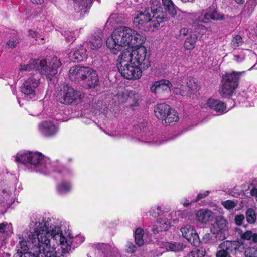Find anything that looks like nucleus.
<instances>
[{
	"label": "nucleus",
	"instance_id": "obj_1",
	"mask_svg": "<svg viewBox=\"0 0 257 257\" xmlns=\"http://www.w3.org/2000/svg\"><path fill=\"white\" fill-rule=\"evenodd\" d=\"M53 219L33 215L30 229L18 235V247L21 250L33 252V257H60L56 246H60L64 253L70 250L72 238L64 235Z\"/></svg>",
	"mask_w": 257,
	"mask_h": 257
},
{
	"label": "nucleus",
	"instance_id": "obj_2",
	"mask_svg": "<svg viewBox=\"0 0 257 257\" xmlns=\"http://www.w3.org/2000/svg\"><path fill=\"white\" fill-rule=\"evenodd\" d=\"M146 38L132 28L119 26L113 31L106 40V44L112 53L115 54L122 47H134L143 45Z\"/></svg>",
	"mask_w": 257,
	"mask_h": 257
},
{
	"label": "nucleus",
	"instance_id": "obj_3",
	"mask_svg": "<svg viewBox=\"0 0 257 257\" xmlns=\"http://www.w3.org/2000/svg\"><path fill=\"white\" fill-rule=\"evenodd\" d=\"M167 15L156 1L151 3L150 8L143 12H139L134 17L133 24L138 29L144 31H153L160 24L167 21Z\"/></svg>",
	"mask_w": 257,
	"mask_h": 257
},
{
	"label": "nucleus",
	"instance_id": "obj_4",
	"mask_svg": "<svg viewBox=\"0 0 257 257\" xmlns=\"http://www.w3.org/2000/svg\"><path fill=\"white\" fill-rule=\"evenodd\" d=\"M16 161L21 163L28 168L46 174L51 170L50 159L38 152L29 151L17 153Z\"/></svg>",
	"mask_w": 257,
	"mask_h": 257
},
{
	"label": "nucleus",
	"instance_id": "obj_5",
	"mask_svg": "<svg viewBox=\"0 0 257 257\" xmlns=\"http://www.w3.org/2000/svg\"><path fill=\"white\" fill-rule=\"evenodd\" d=\"M47 60L49 61V67L47 65V60L45 59H31L26 64L21 63L19 68V72L22 74L21 75L19 74V75L22 77L23 75V72L30 71L36 69L41 74L46 75L47 78L51 80L52 77L57 73V69L62 64L60 59L56 57H53L50 60L49 59Z\"/></svg>",
	"mask_w": 257,
	"mask_h": 257
},
{
	"label": "nucleus",
	"instance_id": "obj_6",
	"mask_svg": "<svg viewBox=\"0 0 257 257\" xmlns=\"http://www.w3.org/2000/svg\"><path fill=\"white\" fill-rule=\"evenodd\" d=\"M69 75L72 80L83 81L84 86L88 88H95L99 84L96 71L89 67L80 65L72 67L69 70Z\"/></svg>",
	"mask_w": 257,
	"mask_h": 257
},
{
	"label": "nucleus",
	"instance_id": "obj_7",
	"mask_svg": "<svg viewBox=\"0 0 257 257\" xmlns=\"http://www.w3.org/2000/svg\"><path fill=\"white\" fill-rule=\"evenodd\" d=\"M117 61L118 69L124 78L128 80H135L141 77L142 72L140 67L131 61L128 53L124 55L121 53Z\"/></svg>",
	"mask_w": 257,
	"mask_h": 257
},
{
	"label": "nucleus",
	"instance_id": "obj_8",
	"mask_svg": "<svg viewBox=\"0 0 257 257\" xmlns=\"http://www.w3.org/2000/svg\"><path fill=\"white\" fill-rule=\"evenodd\" d=\"M187 89V86L182 84L181 82L172 84L170 81L167 79L155 81L152 83L150 87L151 91L155 93L170 91L172 90L174 93L182 96L186 95Z\"/></svg>",
	"mask_w": 257,
	"mask_h": 257
},
{
	"label": "nucleus",
	"instance_id": "obj_9",
	"mask_svg": "<svg viewBox=\"0 0 257 257\" xmlns=\"http://www.w3.org/2000/svg\"><path fill=\"white\" fill-rule=\"evenodd\" d=\"M225 18V16L224 15L218 12L214 6H211L203 10L201 12H198L195 17V20L193 21V24L194 26L199 27L202 29L205 26L200 23L207 24L211 20H223Z\"/></svg>",
	"mask_w": 257,
	"mask_h": 257
},
{
	"label": "nucleus",
	"instance_id": "obj_10",
	"mask_svg": "<svg viewBox=\"0 0 257 257\" xmlns=\"http://www.w3.org/2000/svg\"><path fill=\"white\" fill-rule=\"evenodd\" d=\"M241 74L240 72H233L222 76V85L219 91L222 97L228 98L233 93L238 86V80Z\"/></svg>",
	"mask_w": 257,
	"mask_h": 257
},
{
	"label": "nucleus",
	"instance_id": "obj_11",
	"mask_svg": "<svg viewBox=\"0 0 257 257\" xmlns=\"http://www.w3.org/2000/svg\"><path fill=\"white\" fill-rule=\"evenodd\" d=\"M56 96L59 102L64 104H70L74 101L82 98L80 92L68 84H64L58 88Z\"/></svg>",
	"mask_w": 257,
	"mask_h": 257
},
{
	"label": "nucleus",
	"instance_id": "obj_12",
	"mask_svg": "<svg viewBox=\"0 0 257 257\" xmlns=\"http://www.w3.org/2000/svg\"><path fill=\"white\" fill-rule=\"evenodd\" d=\"M139 46L134 50H125L121 54L124 55L128 53L132 62L141 66L143 69H147L150 66V63L149 56L147 55V49L142 45Z\"/></svg>",
	"mask_w": 257,
	"mask_h": 257
},
{
	"label": "nucleus",
	"instance_id": "obj_13",
	"mask_svg": "<svg viewBox=\"0 0 257 257\" xmlns=\"http://www.w3.org/2000/svg\"><path fill=\"white\" fill-rule=\"evenodd\" d=\"M40 84V79L36 75L28 77L21 87V91L26 99H32L36 95V90Z\"/></svg>",
	"mask_w": 257,
	"mask_h": 257
},
{
	"label": "nucleus",
	"instance_id": "obj_14",
	"mask_svg": "<svg viewBox=\"0 0 257 257\" xmlns=\"http://www.w3.org/2000/svg\"><path fill=\"white\" fill-rule=\"evenodd\" d=\"M180 231L183 237L191 244L195 245L200 242L199 235L193 226L184 225L181 227Z\"/></svg>",
	"mask_w": 257,
	"mask_h": 257
},
{
	"label": "nucleus",
	"instance_id": "obj_15",
	"mask_svg": "<svg viewBox=\"0 0 257 257\" xmlns=\"http://www.w3.org/2000/svg\"><path fill=\"white\" fill-rule=\"evenodd\" d=\"M172 213L164 217L157 219L156 224L153 226L152 231L153 232L157 233L160 231L168 230L170 228L172 221H175V219H172Z\"/></svg>",
	"mask_w": 257,
	"mask_h": 257
},
{
	"label": "nucleus",
	"instance_id": "obj_16",
	"mask_svg": "<svg viewBox=\"0 0 257 257\" xmlns=\"http://www.w3.org/2000/svg\"><path fill=\"white\" fill-rule=\"evenodd\" d=\"M40 133L45 137H52L58 132V127L50 121H45L38 125Z\"/></svg>",
	"mask_w": 257,
	"mask_h": 257
},
{
	"label": "nucleus",
	"instance_id": "obj_17",
	"mask_svg": "<svg viewBox=\"0 0 257 257\" xmlns=\"http://www.w3.org/2000/svg\"><path fill=\"white\" fill-rule=\"evenodd\" d=\"M236 242L229 241H225L220 243L216 253V257H229V252L233 248L236 249Z\"/></svg>",
	"mask_w": 257,
	"mask_h": 257
},
{
	"label": "nucleus",
	"instance_id": "obj_18",
	"mask_svg": "<svg viewBox=\"0 0 257 257\" xmlns=\"http://www.w3.org/2000/svg\"><path fill=\"white\" fill-rule=\"evenodd\" d=\"M214 218V213L209 209H201L195 214V220L201 224H206Z\"/></svg>",
	"mask_w": 257,
	"mask_h": 257
},
{
	"label": "nucleus",
	"instance_id": "obj_19",
	"mask_svg": "<svg viewBox=\"0 0 257 257\" xmlns=\"http://www.w3.org/2000/svg\"><path fill=\"white\" fill-rule=\"evenodd\" d=\"M228 229L227 220L222 216H218L210 228L212 233L217 234L222 233Z\"/></svg>",
	"mask_w": 257,
	"mask_h": 257
},
{
	"label": "nucleus",
	"instance_id": "obj_20",
	"mask_svg": "<svg viewBox=\"0 0 257 257\" xmlns=\"http://www.w3.org/2000/svg\"><path fill=\"white\" fill-rule=\"evenodd\" d=\"M75 11L83 15L87 13L91 7L93 0H73Z\"/></svg>",
	"mask_w": 257,
	"mask_h": 257
},
{
	"label": "nucleus",
	"instance_id": "obj_21",
	"mask_svg": "<svg viewBox=\"0 0 257 257\" xmlns=\"http://www.w3.org/2000/svg\"><path fill=\"white\" fill-rule=\"evenodd\" d=\"M86 53V50L82 46L78 45L71 50L69 57L74 62H79L85 58Z\"/></svg>",
	"mask_w": 257,
	"mask_h": 257
},
{
	"label": "nucleus",
	"instance_id": "obj_22",
	"mask_svg": "<svg viewBox=\"0 0 257 257\" xmlns=\"http://www.w3.org/2000/svg\"><path fill=\"white\" fill-rule=\"evenodd\" d=\"M206 105L208 107L217 112L223 113L226 112V106L225 104L219 100L210 98L208 99Z\"/></svg>",
	"mask_w": 257,
	"mask_h": 257
},
{
	"label": "nucleus",
	"instance_id": "obj_23",
	"mask_svg": "<svg viewBox=\"0 0 257 257\" xmlns=\"http://www.w3.org/2000/svg\"><path fill=\"white\" fill-rule=\"evenodd\" d=\"M103 36L102 32L99 31L97 33L93 35L90 38L89 44L88 45L91 49L97 50L101 47Z\"/></svg>",
	"mask_w": 257,
	"mask_h": 257
},
{
	"label": "nucleus",
	"instance_id": "obj_24",
	"mask_svg": "<svg viewBox=\"0 0 257 257\" xmlns=\"http://www.w3.org/2000/svg\"><path fill=\"white\" fill-rule=\"evenodd\" d=\"M171 109L170 106L166 104H159L154 109L155 115L158 119L163 120L166 117Z\"/></svg>",
	"mask_w": 257,
	"mask_h": 257
},
{
	"label": "nucleus",
	"instance_id": "obj_25",
	"mask_svg": "<svg viewBox=\"0 0 257 257\" xmlns=\"http://www.w3.org/2000/svg\"><path fill=\"white\" fill-rule=\"evenodd\" d=\"M237 230L240 235L241 241H248L250 243H257V233H253L250 230H247L244 233L240 229Z\"/></svg>",
	"mask_w": 257,
	"mask_h": 257
},
{
	"label": "nucleus",
	"instance_id": "obj_26",
	"mask_svg": "<svg viewBox=\"0 0 257 257\" xmlns=\"http://www.w3.org/2000/svg\"><path fill=\"white\" fill-rule=\"evenodd\" d=\"M141 96L135 91H130L127 95V102L131 103L132 107L136 106L139 104Z\"/></svg>",
	"mask_w": 257,
	"mask_h": 257
},
{
	"label": "nucleus",
	"instance_id": "obj_27",
	"mask_svg": "<svg viewBox=\"0 0 257 257\" xmlns=\"http://www.w3.org/2000/svg\"><path fill=\"white\" fill-rule=\"evenodd\" d=\"M179 119V117L177 111L174 109H171L169 113H168L166 117L163 120L165 121L166 124H170L174 122H177Z\"/></svg>",
	"mask_w": 257,
	"mask_h": 257
},
{
	"label": "nucleus",
	"instance_id": "obj_28",
	"mask_svg": "<svg viewBox=\"0 0 257 257\" xmlns=\"http://www.w3.org/2000/svg\"><path fill=\"white\" fill-rule=\"evenodd\" d=\"M197 40V36L195 34H191L187 38L184 42V47L186 49H193L196 45Z\"/></svg>",
	"mask_w": 257,
	"mask_h": 257
},
{
	"label": "nucleus",
	"instance_id": "obj_29",
	"mask_svg": "<svg viewBox=\"0 0 257 257\" xmlns=\"http://www.w3.org/2000/svg\"><path fill=\"white\" fill-rule=\"evenodd\" d=\"M162 2L166 10L172 17L177 13V7L175 6L171 0H162Z\"/></svg>",
	"mask_w": 257,
	"mask_h": 257
},
{
	"label": "nucleus",
	"instance_id": "obj_30",
	"mask_svg": "<svg viewBox=\"0 0 257 257\" xmlns=\"http://www.w3.org/2000/svg\"><path fill=\"white\" fill-rule=\"evenodd\" d=\"M144 230L141 228H138L134 233L135 240L136 243L139 246L144 244V241L143 239Z\"/></svg>",
	"mask_w": 257,
	"mask_h": 257
},
{
	"label": "nucleus",
	"instance_id": "obj_31",
	"mask_svg": "<svg viewBox=\"0 0 257 257\" xmlns=\"http://www.w3.org/2000/svg\"><path fill=\"white\" fill-rule=\"evenodd\" d=\"M71 189V186L69 183L62 182L59 184L57 187V190L60 194H64L68 193Z\"/></svg>",
	"mask_w": 257,
	"mask_h": 257
},
{
	"label": "nucleus",
	"instance_id": "obj_32",
	"mask_svg": "<svg viewBox=\"0 0 257 257\" xmlns=\"http://www.w3.org/2000/svg\"><path fill=\"white\" fill-rule=\"evenodd\" d=\"M165 247L167 250L175 252L181 251L184 248L183 244L179 243H166Z\"/></svg>",
	"mask_w": 257,
	"mask_h": 257
},
{
	"label": "nucleus",
	"instance_id": "obj_33",
	"mask_svg": "<svg viewBox=\"0 0 257 257\" xmlns=\"http://www.w3.org/2000/svg\"><path fill=\"white\" fill-rule=\"evenodd\" d=\"M13 226L11 223H7L6 222L0 223V232L6 233L7 234H12Z\"/></svg>",
	"mask_w": 257,
	"mask_h": 257
},
{
	"label": "nucleus",
	"instance_id": "obj_34",
	"mask_svg": "<svg viewBox=\"0 0 257 257\" xmlns=\"http://www.w3.org/2000/svg\"><path fill=\"white\" fill-rule=\"evenodd\" d=\"M243 42L241 36L239 35H236L233 36L231 43V45L234 49H235L238 47L241 46Z\"/></svg>",
	"mask_w": 257,
	"mask_h": 257
},
{
	"label": "nucleus",
	"instance_id": "obj_35",
	"mask_svg": "<svg viewBox=\"0 0 257 257\" xmlns=\"http://www.w3.org/2000/svg\"><path fill=\"white\" fill-rule=\"evenodd\" d=\"M247 221L249 223H253L256 220L255 211L253 209L249 208L246 212Z\"/></svg>",
	"mask_w": 257,
	"mask_h": 257
},
{
	"label": "nucleus",
	"instance_id": "obj_36",
	"mask_svg": "<svg viewBox=\"0 0 257 257\" xmlns=\"http://www.w3.org/2000/svg\"><path fill=\"white\" fill-rule=\"evenodd\" d=\"M205 254V251L204 249H195L188 254V257H204Z\"/></svg>",
	"mask_w": 257,
	"mask_h": 257
},
{
	"label": "nucleus",
	"instance_id": "obj_37",
	"mask_svg": "<svg viewBox=\"0 0 257 257\" xmlns=\"http://www.w3.org/2000/svg\"><path fill=\"white\" fill-rule=\"evenodd\" d=\"M77 34L75 31H67L64 33V37L68 42H73L76 39Z\"/></svg>",
	"mask_w": 257,
	"mask_h": 257
},
{
	"label": "nucleus",
	"instance_id": "obj_38",
	"mask_svg": "<svg viewBox=\"0 0 257 257\" xmlns=\"http://www.w3.org/2000/svg\"><path fill=\"white\" fill-rule=\"evenodd\" d=\"M221 205L226 209L231 210L236 206V203L233 201L228 200L221 202Z\"/></svg>",
	"mask_w": 257,
	"mask_h": 257
},
{
	"label": "nucleus",
	"instance_id": "obj_39",
	"mask_svg": "<svg viewBox=\"0 0 257 257\" xmlns=\"http://www.w3.org/2000/svg\"><path fill=\"white\" fill-rule=\"evenodd\" d=\"M149 213L152 216L156 217L162 213L161 207L160 206H154L151 208Z\"/></svg>",
	"mask_w": 257,
	"mask_h": 257
},
{
	"label": "nucleus",
	"instance_id": "obj_40",
	"mask_svg": "<svg viewBox=\"0 0 257 257\" xmlns=\"http://www.w3.org/2000/svg\"><path fill=\"white\" fill-rule=\"evenodd\" d=\"M17 252L14 255V257H33V253L31 252H26L22 254L23 251L24 250H21V249L18 247V244L17 246Z\"/></svg>",
	"mask_w": 257,
	"mask_h": 257
},
{
	"label": "nucleus",
	"instance_id": "obj_41",
	"mask_svg": "<svg viewBox=\"0 0 257 257\" xmlns=\"http://www.w3.org/2000/svg\"><path fill=\"white\" fill-rule=\"evenodd\" d=\"M245 257H257V250L254 248L248 247L244 252Z\"/></svg>",
	"mask_w": 257,
	"mask_h": 257
},
{
	"label": "nucleus",
	"instance_id": "obj_42",
	"mask_svg": "<svg viewBox=\"0 0 257 257\" xmlns=\"http://www.w3.org/2000/svg\"><path fill=\"white\" fill-rule=\"evenodd\" d=\"M4 198L5 199V201L6 203L10 205L14 202V199L13 198L12 194V193H6L5 192L3 193Z\"/></svg>",
	"mask_w": 257,
	"mask_h": 257
},
{
	"label": "nucleus",
	"instance_id": "obj_43",
	"mask_svg": "<svg viewBox=\"0 0 257 257\" xmlns=\"http://www.w3.org/2000/svg\"><path fill=\"white\" fill-rule=\"evenodd\" d=\"M153 138L151 135V134H149L148 135H145L142 137V139L144 140L143 141L145 142L150 143L151 145L160 144V143H157L156 141H151V140Z\"/></svg>",
	"mask_w": 257,
	"mask_h": 257
},
{
	"label": "nucleus",
	"instance_id": "obj_44",
	"mask_svg": "<svg viewBox=\"0 0 257 257\" xmlns=\"http://www.w3.org/2000/svg\"><path fill=\"white\" fill-rule=\"evenodd\" d=\"M118 17V15L117 14H112L108 19V20L106 22V24L110 23V24H113V23H117L120 21L117 20Z\"/></svg>",
	"mask_w": 257,
	"mask_h": 257
},
{
	"label": "nucleus",
	"instance_id": "obj_45",
	"mask_svg": "<svg viewBox=\"0 0 257 257\" xmlns=\"http://www.w3.org/2000/svg\"><path fill=\"white\" fill-rule=\"evenodd\" d=\"M126 250L128 253H133L136 250V247L131 242H128L126 246Z\"/></svg>",
	"mask_w": 257,
	"mask_h": 257
},
{
	"label": "nucleus",
	"instance_id": "obj_46",
	"mask_svg": "<svg viewBox=\"0 0 257 257\" xmlns=\"http://www.w3.org/2000/svg\"><path fill=\"white\" fill-rule=\"evenodd\" d=\"M209 193H210L209 191H204L200 192L198 194L197 198L193 202H197V201L201 200V199L205 198V197H206L208 195Z\"/></svg>",
	"mask_w": 257,
	"mask_h": 257
},
{
	"label": "nucleus",
	"instance_id": "obj_47",
	"mask_svg": "<svg viewBox=\"0 0 257 257\" xmlns=\"http://www.w3.org/2000/svg\"><path fill=\"white\" fill-rule=\"evenodd\" d=\"M212 237L210 233H206L202 238V242L203 243H209L212 241Z\"/></svg>",
	"mask_w": 257,
	"mask_h": 257
},
{
	"label": "nucleus",
	"instance_id": "obj_48",
	"mask_svg": "<svg viewBox=\"0 0 257 257\" xmlns=\"http://www.w3.org/2000/svg\"><path fill=\"white\" fill-rule=\"evenodd\" d=\"M244 219V215L242 214L237 215L235 217V222L238 225H240L242 224V221Z\"/></svg>",
	"mask_w": 257,
	"mask_h": 257
},
{
	"label": "nucleus",
	"instance_id": "obj_49",
	"mask_svg": "<svg viewBox=\"0 0 257 257\" xmlns=\"http://www.w3.org/2000/svg\"><path fill=\"white\" fill-rule=\"evenodd\" d=\"M234 60L238 62H242L245 58L244 55L242 53H240L239 54H236L234 55Z\"/></svg>",
	"mask_w": 257,
	"mask_h": 257
},
{
	"label": "nucleus",
	"instance_id": "obj_50",
	"mask_svg": "<svg viewBox=\"0 0 257 257\" xmlns=\"http://www.w3.org/2000/svg\"><path fill=\"white\" fill-rule=\"evenodd\" d=\"M18 43V41H15L14 40H10L7 43V45L11 48L15 47L17 44Z\"/></svg>",
	"mask_w": 257,
	"mask_h": 257
},
{
	"label": "nucleus",
	"instance_id": "obj_51",
	"mask_svg": "<svg viewBox=\"0 0 257 257\" xmlns=\"http://www.w3.org/2000/svg\"><path fill=\"white\" fill-rule=\"evenodd\" d=\"M74 240L76 241L78 244H81L85 240V237L81 235L76 236Z\"/></svg>",
	"mask_w": 257,
	"mask_h": 257
},
{
	"label": "nucleus",
	"instance_id": "obj_52",
	"mask_svg": "<svg viewBox=\"0 0 257 257\" xmlns=\"http://www.w3.org/2000/svg\"><path fill=\"white\" fill-rule=\"evenodd\" d=\"M29 36L33 37V38H36L35 40L38 41V38H39L38 33L35 32L32 30L29 31Z\"/></svg>",
	"mask_w": 257,
	"mask_h": 257
},
{
	"label": "nucleus",
	"instance_id": "obj_53",
	"mask_svg": "<svg viewBox=\"0 0 257 257\" xmlns=\"http://www.w3.org/2000/svg\"><path fill=\"white\" fill-rule=\"evenodd\" d=\"M250 193L252 196L255 197L257 201V188L256 187H253L252 188L250 191Z\"/></svg>",
	"mask_w": 257,
	"mask_h": 257
},
{
	"label": "nucleus",
	"instance_id": "obj_54",
	"mask_svg": "<svg viewBox=\"0 0 257 257\" xmlns=\"http://www.w3.org/2000/svg\"><path fill=\"white\" fill-rule=\"evenodd\" d=\"M105 257H121L118 252L116 251L115 253H110V254H107Z\"/></svg>",
	"mask_w": 257,
	"mask_h": 257
},
{
	"label": "nucleus",
	"instance_id": "obj_55",
	"mask_svg": "<svg viewBox=\"0 0 257 257\" xmlns=\"http://www.w3.org/2000/svg\"><path fill=\"white\" fill-rule=\"evenodd\" d=\"M188 33V29L184 28L181 29L180 33L183 35H186Z\"/></svg>",
	"mask_w": 257,
	"mask_h": 257
},
{
	"label": "nucleus",
	"instance_id": "obj_56",
	"mask_svg": "<svg viewBox=\"0 0 257 257\" xmlns=\"http://www.w3.org/2000/svg\"><path fill=\"white\" fill-rule=\"evenodd\" d=\"M192 203L191 202H189L188 200L185 199L183 202H182V204L184 206L187 207L190 205Z\"/></svg>",
	"mask_w": 257,
	"mask_h": 257
},
{
	"label": "nucleus",
	"instance_id": "obj_57",
	"mask_svg": "<svg viewBox=\"0 0 257 257\" xmlns=\"http://www.w3.org/2000/svg\"><path fill=\"white\" fill-rule=\"evenodd\" d=\"M31 2L33 3H35L37 4H41L43 3H44V0H31Z\"/></svg>",
	"mask_w": 257,
	"mask_h": 257
},
{
	"label": "nucleus",
	"instance_id": "obj_58",
	"mask_svg": "<svg viewBox=\"0 0 257 257\" xmlns=\"http://www.w3.org/2000/svg\"><path fill=\"white\" fill-rule=\"evenodd\" d=\"M151 253L152 254L151 256H152V257L159 256L162 254V252H159L158 253H156L153 251H151Z\"/></svg>",
	"mask_w": 257,
	"mask_h": 257
},
{
	"label": "nucleus",
	"instance_id": "obj_59",
	"mask_svg": "<svg viewBox=\"0 0 257 257\" xmlns=\"http://www.w3.org/2000/svg\"><path fill=\"white\" fill-rule=\"evenodd\" d=\"M238 4H242L244 2V0H235Z\"/></svg>",
	"mask_w": 257,
	"mask_h": 257
}]
</instances>
